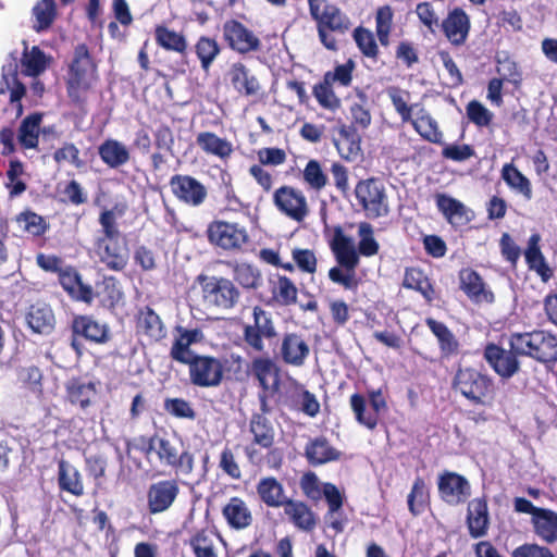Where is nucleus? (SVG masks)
I'll list each match as a JSON object with an SVG mask.
<instances>
[{"mask_svg":"<svg viewBox=\"0 0 557 557\" xmlns=\"http://www.w3.org/2000/svg\"><path fill=\"white\" fill-rule=\"evenodd\" d=\"M331 247L342 268L346 270H355L357 268L359 256L352 238L346 236L338 230L334 235Z\"/></svg>","mask_w":557,"mask_h":557,"instance_id":"21","label":"nucleus"},{"mask_svg":"<svg viewBox=\"0 0 557 557\" xmlns=\"http://www.w3.org/2000/svg\"><path fill=\"white\" fill-rule=\"evenodd\" d=\"M339 138L334 141L339 156L354 161L361 154V138L352 126H341L338 129Z\"/></svg>","mask_w":557,"mask_h":557,"instance_id":"26","label":"nucleus"},{"mask_svg":"<svg viewBox=\"0 0 557 557\" xmlns=\"http://www.w3.org/2000/svg\"><path fill=\"white\" fill-rule=\"evenodd\" d=\"M58 482L62 491L74 496L84 494V484L79 471L66 460L59 461Z\"/></svg>","mask_w":557,"mask_h":557,"instance_id":"32","label":"nucleus"},{"mask_svg":"<svg viewBox=\"0 0 557 557\" xmlns=\"http://www.w3.org/2000/svg\"><path fill=\"white\" fill-rule=\"evenodd\" d=\"M73 331L75 335L83 336L94 343H104L109 339L108 326L90 317L75 318Z\"/></svg>","mask_w":557,"mask_h":557,"instance_id":"29","label":"nucleus"},{"mask_svg":"<svg viewBox=\"0 0 557 557\" xmlns=\"http://www.w3.org/2000/svg\"><path fill=\"white\" fill-rule=\"evenodd\" d=\"M190 545L196 557H216L213 549V541L210 534L205 531L197 533L191 540Z\"/></svg>","mask_w":557,"mask_h":557,"instance_id":"62","label":"nucleus"},{"mask_svg":"<svg viewBox=\"0 0 557 557\" xmlns=\"http://www.w3.org/2000/svg\"><path fill=\"white\" fill-rule=\"evenodd\" d=\"M103 163L110 168H119L129 161L128 148L116 139H106L98 148Z\"/></svg>","mask_w":557,"mask_h":557,"instance_id":"31","label":"nucleus"},{"mask_svg":"<svg viewBox=\"0 0 557 557\" xmlns=\"http://www.w3.org/2000/svg\"><path fill=\"white\" fill-rule=\"evenodd\" d=\"M292 257L300 271L309 274L317 271V257L312 250L295 248L292 251Z\"/></svg>","mask_w":557,"mask_h":557,"instance_id":"61","label":"nucleus"},{"mask_svg":"<svg viewBox=\"0 0 557 557\" xmlns=\"http://www.w3.org/2000/svg\"><path fill=\"white\" fill-rule=\"evenodd\" d=\"M96 78V65L94 64L86 45H78L74 51V58L70 66L67 78L69 97L76 103L86 99V92Z\"/></svg>","mask_w":557,"mask_h":557,"instance_id":"1","label":"nucleus"},{"mask_svg":"<svg viewBox=\"0 0 557 557\" xmlns=\"http://www.w3.org/2000/svg\"><path fill=\"white\" fill-rule=\"evenodd\" d=\"M60 282L64 289L76 297L79 300L90 302L94 298L92 288L82 282L81 275L69 269L64 272H60Z\"/></svg>","mask_w":557,"mask_h":557,"instance_id":"36","label":"nucleus"},{"mask_svg":"<svg viewBox=\"0 0 557 557\" xmlns=\"http://www.w3.org/2000/svg\"><path fill=\"white\" fill-rule=\"evenodd\" d=\"M156 40L162 48L180 53L184 52L187 48L186 39L182 34L164 26H158L156 28Z\"/></svg>","mask_w":557,"mask_h":557,"instance_id":"45","label":"nucleus"},{"mask_svg":"<svg viewBox=\"0 0 557 557\" xmlns=\"http://www.w3.org/2000/svg\"><path fill=\"white\" fill-rule=\"evenodd\" d=\"M338 456V451L331 447L324 438H317L306 447V457L314 466L336 460Z\"/></svg>","mask_w":557,"mask_h":557,"instance_id":"40","label":"nucleus"},{"mask_svg":"<svg viewBox=\"0 0 557 557\" xmlns=\"http://www.w3.org/2000/svg\"><path fill=\"white\" fill-rule=\"evenodd\" d=\"M283 507L284 513L298 529L311 531L315 528V515L305 503L288 499Z\"/></svg>","mask_w":557,"mask_h":557,"instance_id":"27","label":"nucleus"},{"mask_svg":"<svg viewBox=\"0 0 557 557\" xmlns=\"http://www.w3.org/2000/svg\"><path fill=\"white\" fill-rule=\"evenodd\" d=\"M533 358L540 362L557 361V338L549 333L537 331Z\"/></svg>","mask_w":557,"mask_h":557,"instance_id":"39","label":"nucleus"},{"mask_svg":"<svg viewBox=\"0 0 557 557\" xmlns=\"http://www.w3.org/2000/svg\"><path fill=\"white\" fill-rule=\"evenodd\" d=\"M149 448L157 453L160 461L164 465L174 467L185 474H189L193 471V456L187 451L178 455L177 448L170 441L157 436L152 437Z\"/></svg>","mask_w":557,"mask_h":557,"instance_id":"10","label":"nucleus"},{"mask_svg":"<svg viewBox=\"0 0 557 557\" xmlns=\"http://www.w3.org/2000/svg\"><path fill=\"white\" fill-rule=\"evenodd\" d=\"M467 524L473 539L482 537L487 533L490 518L487 504L482 498H474L468 505Z\"/></svg>","mask_w":557,"mask_h":557,"instance_id":"24","label":"nucleus"},{"mask_svg":"<svg viewBox=\"0 0 557 557\" xmlns=\"http://www.w3.org/2000/svg\"><path fill=\"white\" fill-rule=\"evenodd\" d=\"M467 114L469 120L478 126H487L493 117L492 112L475 100L469 102L467 106Z\"/></svg>","mask_w":557,"mask_h":557,"instance_id":"64","label":"nucleus"},{"mask_svg":"<svg viewBox=\"0 0 557 557\" xmlns=\"http://www.w3.org/2000/svg\"><path fill=\"white\" fill-rule=\"evenodd\" d=\"M100 234L96 239H122L115 210H103L99 216Z\"/></svg>","mask_w":557,"mask_h":557,"instance_id":"51","label":"nucleus"},{"mask_svg":"<svg viewBox=\"0 0 557 557\" xmlns=\"http://www.w3.org/2000/svg\"><path fill=\"white\" fill-rule=\"evenodd\" d=\"M297 287L286 276H278L273 286L274 298L284 306L295 304L297 300Z\"/></svg>","mask_w":557,"mask_h":557,"instance_id":"52","label":"nucleus"},{"mask_svg":"<svg viewBox=\"0 0 557 557\" xmlns=\"http://www.w3.org/2000/svg\"><path fill=\"white\" fill-rule=\"evenodd\" d=\"M436 202L440 211L454 226H463L473 218V212L455 198L438 195Z\"/></svg>","mask_w":557,"mask_h":557,"instance_id":"25","label":"nucleus"},{"mask_svg":"<svg viewBox=\"0 0 557 557\" xmlns=\"http://www.w3.org/2000/svg\"><path fill=\"white\" fill-rule=\"evenodd\" d=\"M18 63L16 58H12L2 66V83L10 90V101L18 103V114L22 112L21 99L25 96V85L18 81Z\"/></svg>","mask_w":557,"mask_h":557,"instance_id":"30","label":"nucleus"},{"mask_svg":"<svg viewBox=\"0 0 557 557\" xmlns=\"http://www.w3.org/2000/svg\"><path fill=\"white\" fill-rule=\"evenodd\" d=\"M356 197L368 218H380L388 213V202L384 185L375 178H368L357 184Z\"/></svg>","mask_w":557,"mask_h":557,"instance_id":"4","label":"nucleus"},{"mask_svg":"<svg viewBox=\"0 0 557 557\" xmlns=\"http://www.w3.org/2000/svg\"><path fill=\"white\" fill-rule=\"evenodd\" d=\"M460 287L467 296L476 304H491L494 300V295L491 290L486 289L481 276L471 269H463L459 274Z\"/></svg>","mask_w":557,"mask_h":557,"instance_id":"20","label":"nucleus"},{"mask_svg":"<svg viewBox=\"0 0 557 557\" xmlns=\"http://www.w3.org/2000/svg\"><path fill=\"white\" fill-rule=\"evenodd\" d=\"M138 327L153 341H159L165 335V331L159 315L150 308H146L140 312L138 318Z\"/></svg>","mask_w":557,"mask_h":557,"instance_id":"42","label":"nucleus"},{"mask_svg":"<svg viewBox=\"0 0 557 557\" xmlns=\"http://www.w3.org/2000/svg\"><path fill=\"white\" fill-rule=\"evenodd\" d=\"M354 39L360 51L366 57L373 59L377 57L379 48L371 30L363 27H357L354 30Z\"/></svg>","mask_w":557,"mask_h":557,"instance_id":"57","label":"nucleus"},{"mask_svg":"<svg viewBox=\"0 0 557 557\" xmlns=\"http://www.w3.org/2000/svg\"><path fill=\"white\" fill-rule=\"evenodd\" d=\"M425 323L438 339L442 351L445 354H454L457 351L458 343L454 334L444 323L438 322L432 318H428Z\"/></svg>","mask_w":557,"mask_h":557,"instance_id":"44","label":"nucleus"},{"mask_svg":"<svg viewBox=\"0 0 557 557\" xmlns=\"http://www.w3.org/2000/svg\"><path fill=\"white\" fill-rule=\"evenodd\" d=\"M210 244L225 251L238 252L249 240L247 230L238 223L212 221L207 228Z\"/></svg>","mask_w":557,"mask_h":557,"instance_id":"3","label":"nucleus"},{"mask_svg":"<svg viewBox=\"0 0 557 557\" xmlns=\"http://www.w3.org/2000/svg\"><path fill=\"white\" fill-rule=\"evenodd\" d=\"M313 95L323 108L335 110L341 104L339 99L332 89V84L326 83L325 79L322 84L314 87Z\"/></svg>","mask_w":557,"mask_h":557,"instance_id":"59","label":"nucleus"},{"mask_svg":"<svg viewBox=\"0 0 557 557\" xmlns=\"http://www.w3.org/2000/svg\"><path fill=\"white\" fill-rule=\"evenodd\" d=\"M196 53L201 62V67L208 70L220 53L218 42L209 37H201L196 44Z\"/></svg>","mask_w":557,"mask_h":557,"instance_id":"54","label":"nucleus"},{"mask_svg":"<svg viewBox=\"0 0 557 557\" xmlns=\"http://www.w3.org/2000/svg\"><path fill=\"white\" fill-rule=\"evenodd\" d=\"M58 14L55 0L37 2V30L49 28Z\"/></svg>","mask_w":557,"mask_h":557,"instance_id":"58","label":"nucleus"},{"mask_svg":"<svg viewBox=\"0 0 557 557\" xmlns=\"http://www.w3.org/2000/svg\"><path fill=\"white\" fill-rule=\"evenodd\" d=\"M393 10L389 5L377 9L375 14V32L382 46L389 45V34L393 26Z\"/></svg>","mask_w":557,"mask_h":557,"instance_id":"48","label":"nucleus"},{"mask_svg":"<svg viewBox=\"0 0 557 557\" xmlns=\"http://www.w3.org/2000/svg\"><path fill=\"white\" fill-rule=\"evenodd\" d=\"M312 17L318 22V29H329L344 34L349 29L350 20L334 4L326 0H309Z\"/></svg>","mask_w":557,"mask_h":557,"instance_id":"7","label":"nucleus"},{"mask_svg":"<svg viewBox=\"0 0 557 557\" xmlns=\"http://www.w3.org/2000/svg\"><path fill=\"white\" fill-rule=\"evenodd\" d=\"M274 202L282 212L297 222L302 221L309 212L305 195L293 187L278 188L274 194Z\"/></svg>","mask_w":557,"mask_h":557,"instance_id":"11","label":"nucleus"},{"mask_svg":"<svg viewBox=\"0 0 557 557\" xmlns=\"http://www.w3.org/2000/svg\"><path fill=\"white\" fill-rule=\"evenodd\" d=\"M410 122L425 140L434 144L441 143L442 133L437 122L424 109H419L416 113V117L411 119Z\"/></svg>","mask_w":557,"mask_h":557,"instance_id":"37","label":"nucleus"},{"mask_svg":"<svg viewBox=\"0 0 557 557\" xmlns=\"http://www.w3.org/2000/svg\"><path fill=\"white\" fill-rule=\"evenodd\" d=\"M190 382L199 387H216L224 374V363L211 356H197L189 363Z\"/></svg>","mask_w":557,"mask_h":557,"instance_id":"5","label":"nucleus"},{"mask_svg":"<svg viewBox=\"0 0 557 557\" xmlns=\"http://www.w3.org/2000/svg\"><path fill=\"white\" fill-rule=\"evenodd\" d=\"M223 35L230 47L239 52L248 53L260 48V39L242 23L231 20L223 25Z\"/></svg>","mask_w":557,"mask_h":557,"instance_id":"12","label":"nucleus"},{"mask_svg":"<svg viewBox=\"0 0 557 557\" xmlns=\"http://www.w3.org/2000/svg\"><path fill=\"white\" fill-rule=\"evenodd\" d=\"M484 357L493 370L502 377L509 379L520 369V363L515 351L506 350L497 345L490 344L485 347Z\"/></svg>","mask_w":557,"mask_h":557,"instance_id":"13","label":"nucleus"},{"mask_svg":"<svg viewBox=\"0 0 557 557\" xmlns=\"http://www.w3.org/2000/svg\"><path fill=\"white\" fill-rule=\"evenodd\" d=\"M420 22L432 33L440 26V14L431 2H421L416 8Z\"/></svg>","mask_w":557,"mask_h":557,"instance_id":"63","label":"nucleus"},{"mask_svg":"<svg viewBox=\"0 0 557 557\" xmlns=\"http://www.w3.org/2000/svg\"><path fill=\"white\" fill-rule=\"evenodd\" d=\"M404 286L407 288L416 289L420 292L429 301L432 300L434 290L428 277L421 270L416 268L408 269L405 273Z\"/></svg>","mask_w":557,"mask_h":557,"instance_id":"47","label":"nucleus"},{"mask_svg":"<svg viewBox=\"0 0 557 557\" xmlns=\"http://www.w3.org/2000/svg\"><path fill=\"white\" fill-rule=\"evenodd\" d=\"M202 298L208 308L215 312L224 313L238 304L240 293L231 280L211 276L205 278Z\"/></svg>","mask_w":557,"mask_h":557,"instance_id":"2","label":"nucleus"},{"mask_svg":"<svg viewBox=\"0 0 557 557\" xmlns=\"http://www.w3.org/2000/svg\"><path fill=\"white\" fill-rule=\"evenodd\" d=\"M359 245L358 251L362 256L371 257L377 253L379 243L373 236V227L370 223L361 222L358 225Z\"/></svg>","mask_w":557,"mask_h":557,"instance_id":"53","label":"nucleus"},{"mask_svg":"<svg viewBox=\"0 0 557 557\" xmlns=\"http://www.w3.org/2000/svg\"><path fill=\"white\" fill-rule=\"evenodd\" d=\"M536 335L537 331L531 333H513L510 335L509 346L517 355L533 358Z\"/></svg>","mask_w":557,"mask_h":557,"instance_id":"56","label":"nucleus"},{"mask_svg":"<svg viewBox=\"0 0 557 557\" xmlns=\"http://www.w3.org/2000/svg\"><path fill=\"white\" fill-rule=\"evenodd\" d=\"M69 398L72 404H77L85 409L96 396L95 385L92 383L72 382L69 387Z\"/></svg>","mask_w":557,"mask_h":557,"instance_id":"49","label":"nucleus"},{"mask_svg":"<svg viewBox=\"0 0 557 557\" xmlns=\"http://www.w3.org/2000/svg\"><path fill=\"white\" fill-rule=\"evenodd\" d=\"M534 532L546 543L557 542V513L549 509H542L533 517Z\"/></svg>","mask_w":557,"mask_h":557,"instance_id":"33","label":"nucleus"},{"mask_svg":"<svg viewBox=\"0 0 557 557\" xmlns=\"http://www.w3.org/2000/svg\"><path fill=\"white\" fill-rule=\"evenodd\" d=\"M178 494L175 481H161L152 484L148 491V506L151 513L166 510Z\"/></svg>","mask_w":557,"mask_h":557,"instance_id":"17","label":"nucleus"},{"mask_svg":"<svg viewBox=\"0 0 557 557\" xmlns=\"http://www.w3.org/2000/svg\"><path fill=\"white\" fill-rule=\"evenodd\" d=\"M253 324L246 325L244 329V341L255 351L261 352L264 350V338H273L276 336V331L270 314L267 313L262 308H253Z\"/></svg>","mask_w":557,"mask_h":557,"instance_id":"9","label":"nucleus"},{"mask_svg":"<svg viewBox=\"0 0 557 557\" xmlns=\"http://www.w3.org/2000/svg\"><path fill=\"white\" fill-rule=\"evenodd\" d=\"M227 77L233 88L242 95L253 96L260 90L259 81L242 62H236L231 65Z\"/></svg>","mask_w":557,"mask_h":557,"instance_id":"23","label":"nucleus"},{"mask_svg":"<svg viewBox=\"0 0 557 557\" xmlns=\"http://www.w3.org/2000/svg\"><path fill=\"white\" fill-rule=\"evenodd\" d=\"M170 186L175 197L187 205L199 206L207 197L206 187L188 175H174Z\"/></svg>","mask_w":557,"mask_h":557,"instance_id":"14","label":"nucleus"},{"mask_svg":"<svg viewBox=\"0 0 557 557\" xmlns=\"http://www.w3.org/2000/svg\"><path fill=\"white\" fill-rule=\"evenodd\" d=\"M196 143L207 154L214 156L221 160H226L234 151L231 141L219 137L212 132L199 133L197 135Z\"/></svg>","mask_w":557,"mask_h":557,"instance_id":"28","label":"nucleus"},{"mask_svg":"<svg viewBox=\"0 0 557 557\" xmlns=\"http://www.w3.org/2000/svg\"><path fill=\"white\" fill-rule=\"evenodd\" d=\"M502 178L516 191L523 195L528 200L532 198V188L527 178L512 163H506L502 169Z\"/></svg>","mask_w":557,"mask_h":557,"instance_id":"41","label":"nucleus"},{"mask_svg":"<svg viewBox=\"0 0 557 557\" xmlns=\"http://www.w3.org/2000/svg\"><path fill=\"white\" fill-rule=\"evenodd\" d=\"M234 280L244 288H257L260 285L261 274L258 269L249 263L232 264Z\"/></svg>","mask_w":557,"mask_h":557,"instance_id":"46","label":"nucleus"},{"mask_svg":"<svg viewBox=\"0 0 557 557\" xmlns=\"http://www.w3.org/2000/svg\"><path fill=\"white\" fill-rule=\"evenodd\" d=\"M223 515L235 529H244L251 522V512L240 498L234 497L224 507Z\"/></svg>","mask_w":557,"mask_h":557,"instance_id":"38","label":"nucleus"},{"mask_svg":"<svg viewBox=\"0 0 557 557\" xmlns=\"http://www.w3.org/2000/svg\"><path fill=\"white\" fill-rule=\"evenodd\" d=\"M541 237L539 234H533L529 238L528 248L524 252L525 260L531 270L536 271L543 281H547L552 276V271L545 262V258L540 249Z\"/></svg>","mask_w":557,"mask_h":557,"instance_id":"35","label":"nucleus"},{"mask_svg":"<svg viewBox=\"0 0 557 557\" xmlns=\"http://www.w3.org/2000/svg\"><path fill=\"white\" fill-rule=\"evenodd\" d=\"M94 251L109 270L122 271L128 262V248L124 239H95Z\"/></svg>","mask_w":557,"mask_h":557,"instance_id":"8","label":"nucleus"},{"mask_svg":"<svg viewBox=\"0 0 557 557\" xmlns=\"http://www.w3.org/2000/svg\"><path fill=\"white\" fill-rule=\"evenodd\" d=\"M441 497L450 505L465 502L470 495L469 482L461 475L447 472L438 481Z\"/></svg>","mask_w":557,"mask_h":557,"instance_id":"15","label":"nucleus"},{"mask_svg":"<svg viewBox=\"0 0 557 557\" xmlns=\"http://www.w3.org/2000/svg\"><path fill=\"white\" fill-rule=\"evenodd\" d=\"M257 492L269 507H281L288 500L284 495L283 485L272 476L261 479L257 485Z\"/></svg>","mask_w":557,"mask_h":557,"instance_id":"34","label":"nucleus"},{"mask_svg":"<svg viewBox=\"0 0 557 557\" xmlns=\"http://www.w3.org/2000/svg\"><path fill=\"white\" fill-rule=\"evenodd\" d=\"M426 499L425 483L421 478H418L408 495V507L413 515H418L422 511L423 505Z\"/></svg>","mask_w":557,"mask_h":557,"instance_id":"60","label":"nucleus"},{"mask_svg":"<svg viewBox=\"0 0 557 557\" xmlns=\"http://www.w3.org/2000/svg\"><path fill=\"white\" fill-rule=\"evenodd\" d=\"M250 431L253 442L261 447L269 448L274 442V430L267 418L257 414L250 421Z\"/></svg>","mask_w":557,"mask_h":557,"instance_id":"43","label":"nucleus"},{"mask_svg":"<svg viewBox=\"0 0 557 557\" xmlns=\"http://www.w3.org/2000/svg\"><path fill=\"white\" fill-rule=\"evenodd\" d=\"M310 354V347L301 335L285 334L281 344V357L287 364L301 367Z\"/></svg>","mask_w":557,"mask_h":557,"instance_id":"16","label":"nucleus"},{"mask_svg":"<svg viewBox=\"0 0 557 557\" xmlns=\"http://www.w3.org/2000/svg\"><path fill=\"white\" fill-rule=\"evenodd\" d=\"M350 405L355 412L356 419L360 424H363L370 430H373L377 425L379 414H376L371 409L367 410L363 396L354 394L350 397Z\"/></svg>","mask_w":557,"mask_h":557,"instance_id":"50","label":"nucleus"},{"mask_svg":"<svg viewBox=\"0 0 557 557\" xmlns=\"http://www.w3.org/2000/svg\"><path fill=\"white\" fill-rule=\"evenodd\" d=\"M305 183L314 190H321L327 184V175L317 160H310L302 172Z\"/></svg>","mask_w":557,"mask_h":557,"instance_id":"55","label":"nucleus"},{"mask_svg":"<svg viewBox=\"0 0 557 557\" xmlns=\"http://www.w3.org/2000/svg\"><path fill=\"white\" fill-rule=\"evenodd\" d=\"M250 370L264 391L276 392L280 387V368L268 357H258L251 361Z\"/></svg>","mask_w":557,"mask_h":557,"instance_id":"18","label":"nucleus"},{"mask_svg":"<svg viewBox=\"0 0 557 557\" xmlns=\"http://www.w3.org/2000/svg\"><path fill=\"white\" fill-rule=\"evenodd\" d=\"M454 387L475 404H484V399L492 393L491 380L470 368L457 372Z\"/></svg>","mask_w":557,"mask_h":557,"instance_id":"6","label":"nucleus"},{"mask_svg":"<svg viewBox=\"0 0 557 557\" xmlns=\"http://www.w3.org/2000/svg\"><path fill=\"white\" fill-rule=\"evenodd\" d=\"M178 336L176 337L170 355L171 357L184 364H188L194 358L197 357L190 349V345L198 343L202 339V333L200 330H186L184 327H177Z\"/></svg>","mask_w":557,"mask_h":557,"instance_id":"22","label":"nucleus"},{"mask_svg":"<svg viewBox=\"0 0 557 557\" xmlns=\"http://www.w3.org/2000/svg\"><path fill=\"white\" fill-rule=\"evenodd\" d=\"M442 28L450 44L460 46L465 44L468 37L470 21L461 9H455L443 21Z\"/></svg>","mask_w":557,"mask_h":557,"instance_id":"19","label":"nucleus"}]
</instances>
